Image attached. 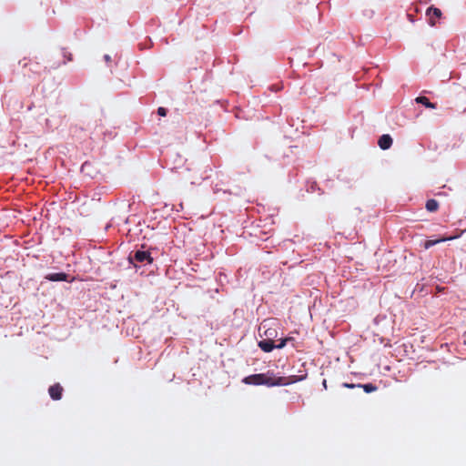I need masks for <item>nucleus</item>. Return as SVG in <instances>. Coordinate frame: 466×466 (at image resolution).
I'll list each match as a JSON object with an SVG mask.
<instances>
[{
	"instance_id": "nucleus-2",
	"label": "nucleus",
	"mask_w": 466,
	"mask_h": 466,
	"mask_svg": "<svg viewBox=\"0 0 466 466\" xmlns=\"http://www.w3.org/2000/svg\"><path fill=\"white\" fill-rule=\"evenodd\" d=\"M129 262L150 264L153 262V258L150 257V253L147 251L137 250L135 251L134 255L129 256Z\"/></svg>"
},
{
	"instance_id": "nucleus-19",
	"label": "nucleus",
	"mask_w": 466,
	"mask_h": 466,
	"mask_svg": "<svg viewBox=\"0 0 466 466\" xmlns=\"http://www.w3.org/2000/svg\"><path fill=\"white\" fill-rule=\"evenodd\" d=\"M322 386H325L326 387V380H323V384Z\"/></svg>"
},
{
	"instance_id": "nucleus-18",
	"label": "nucleus",
	"mask_w": 466,
	"mask_h": 466,
	"mask_svg": "<svg viewBox=\"0 0 466 466\" xmlns=\"http://www.w3.org/2000/svg\"><path fill=\"white\" fill-rule=\"evenodd\" d=\"M67 57V61H71V54H69V56H66Z\"/></svg>"
},
{
	"instance_id": "nucleus-3",
	"label": "nucleus",
	"mask_w": 466,
	"mask_h": 466,
	"mask_svg": "<svg viewBox=\"0 0 466 466\" xmlns=\"http://www.w3.org/2000/svg\"><path fill=\"white\" fill-rule=\"evenodd\" d=\"M47 392H49V396H51L52 400H60L61 393L63 392V388L60 386V384L56 383V384L49 387V390H47Z\"/></svg>"
},
{
	"instance_id": "nucleus-10",
	"label": "nucleus",
	"mask_w": 466,
	"mask_h": 466,
	"mask_svg": "<svg viewBox=\"0 0 466 466\" xmlns=\"http://www.w3.org/2000/svg\"><path fill=\"white\" fill-rule=\"evenodd\" d=\"M357 388H362L364 392H366V393L375 392V390H378V388L375 385H373L372 383L357 384Z\"/></svg>"
},
{
	"instance_id": "nucleus-6",
	"label": "nucleus",
	"mask_w": 466,
	"mask_h": 466,
	"mask_svg": "<svg viewBox=\"0 0 466 466\" xmlns=\"http://www.w3.org/2000/svg\"><path fill=\"white\" fill-rule=\"evenodd\" d=\"M426 15L429 16V21H431V26L435 25L433 18H441V11L437 7H430L428 8V11H426Z\"/></svg>"
},
{
	"instance_id": "nucleus-12",
	"label": "nucleus",
	"mask_w": 466,
	"mask_h": 466,
	"mask_svg": "<svg viewBox=\"0 0 466 466\" xmlns=\"http://www.w3.org/2000/svg\"><path fill=\"white\" fill-rule=\"evenodd\" d=\"M454 238H441V239H436V240H428L425 242V248L428 249L430 248L431 247L434 246L435 244H438V243H441V242H444L446 240H451L453 239Z\"/></svg>"
},
{
	"instance_id": "nucleus-1",
	"label": "nucleus",
	"mask_w": 466,
	"mask_h": 466,
	"mask_svg": "<svg viewBox=\"0 0 466 466\" xmlns=\"http://www.w3.org/2000/svg\"><path fill=\"white\" fill-rule=\"evenodd\" d=\"M245 385H266L268 387L286 386L295 382L286 377H276L272 371L248 375L242 380Z\"/></svg>"
},
{
	"instance_id": "nucleus-9",
	"label": "nucleus",
	"mask_w": 466,
	"mask_h": 466,
	"mask_svg": "<svg viewBox=\"0 0 466 466\" xmlns=\"http://www.w3.org/2000/svg\"><path fill=\"white\" fill-rule=\"evenodd\" d=\"M415 101H416V103L426 106V108H431V109H434L435 108V104L434 103H431L429 98L424 96H420L416 97Z\"/></svg>"
},
{
	"instance_id": "nucleus-8",
	"label": "nucleus",
	"mask_w": 466,
	"mask_h": 466,
	"mask_svg": "<svg viewBox=\"0 0 466 466\" xmlns=\"http://www.w3.org/2000/svg\"><path fill=\"white\" fill-rule=\"evenodd\" d=\"M67 277L66 273H51L46 276V279L52 282L67 281Z\"/></svg>"
},
{
	"instance_id": "nucleus-5",
	"label": "nucleus",
	"mask_w": 466,
	"mask_h": 466,
	"mask_svg": "<svg viewBox=\"0 0 466 466\" xmlns=\"http://www.w3.org/2000/svg\"><path fill=\"white\" fill-rule=\"evenodd\" d=\"M258 348H260L263 352H270L272 350L277 349V346H275L273 339H265L258 341Z\"/></svg>"
},
{
	"instance_id": "nucleus-14",
	"label": "nucleus",
	"mask_w": 466,
	"mask_h": 466,
	"mask_svg": "<svg viewBox=\"0 0 466 466\" xmlns=\"http://www.w3.org/2000/svg\"><path fill=\"white\" fill-rule=\"evenodd\" d=\"M291 340H293V339L291 337H287V338L279 340V344H276V347H277V349H281V348L285 347V345H287V343L289 341H291Z\"/></svg>"
},
{
	"instance_id": "nucleus-13",
	"label": "nucleus",
	"mask_w": 466,
	"mask_h": 466,
	"mask_svg": "<svg viewBox=\"0 0 466 466\" xmlns=\"http://www.w3.org/2000/svg\"><path fill=\"white\" fill-rule=\"evenodd\" d=\"M29 70L40 74V66L38 62H29Z\"/></svg>"
},
{
	"instance_id": "nucleus-7",
	"label": "nucleus",
	"mask_w": 466,
	"mask_h": 466,
	"mask_svg": "<svg viewBox=\"0 0 466 466\" xmlns=\"http://www.w3.org/2000/svg\"><path fill=\"white\" fill-rule=\"evenodd\" d=\"M392 146V137L388 134H384L379 139V147L383 150H388Z\"/></svg>"
},
{
	"instance_id": "nucleus-15",
	"label": "nucleus",
	"mask_w": 466,
	"mask_h": 466,
	"mask_svg": "<svg viewBox=\"0 0 466 466\" xmlns=\"http://www.w3.org/2000/svg\"><path fill=\"white\" fill-rule=\"evenodd\" d=\"M157 115H159L161 116H166V115H167L166 108H164V107L157 108Z\"/></svg>"
},
{
	"instance_id": "nucleus-17",
	"label": "nucleus",
	"mask_w": 466,
	"mask_h": 466,
	"mask_svg": "<svg viewBox=\"0 0 466 466\" xmlns=\"http://www.w3.org/2000/svg\"><path fill=\"white\" fill-rule=\"evenodd\" d=\"M104 61H106V64H109L110 63V56H108V55L104 56Z\"/></svg>"
},
{
	"instance_id": "nucleus-16",
	"label": "nucleus",
	"mask_w": 466,
	"mask_h": 466,
	"mask_svg": "<svg viewBox=\"0 0 466 466\" xmlns=\"http://www.w3.org/2000/svg\"><path fill=\"white\" fill-rule=\"evenodd\" d=\"M343 387L346 388V389H353V388H357V384H353V383H343Z\"/></svg>"
},
{
	"instance_id": "nucleus-11",
	"label": "nucleus",
	"mask_w": 466,
	"mask_h": 466,
	"mask_svg": "<svg viewBox=\"0 0 466 466\" xmlns=\"http://www.w3.org/2000/svg\"><path fill=\"white\" fill-rule=\"evenodd\" d=\"M438 209V202L435 199L426 201V210L428 212H435Z\"/></svg>"
},
{
	"instance_id": "nucleus-4",
	"label": "nucleus",
	"mask_w": 466,
	"mask_h": 466,
	"mask_svg": "<svg viewBox=\"0 0 466 466\" xmlns=\"http://www.w3.org/2000/svg\"><path fill=\"white\" fill-rule=\"evenodd\" d=\"M260 329V331L263 330V336L266 337V339H273L275 337H277V331L274 329L268 327V323L266 321L261 323L260 329Z\"/></svg>"
}]
</instances>
